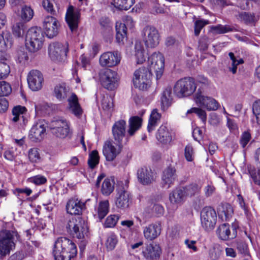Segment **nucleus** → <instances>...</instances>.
<instances>
[{"instance_id":"obj_1","label":"nucleus","mask_w":260,"mask_h":260,"mask_svg":"<svg viewBox=\"0 0 260 260\" xmlns=\"http://www.w3.org/2000/svg\"><path fill=\"white\" fill-rule=\"evenodd\" d=\"M52 253L55 260H71L77 255V249L71 240L60 237L54 243Z\"/></svg>"},{"instance_id":"obj_2","label":"nucleus","mask_w":260,"mask_h":260,"mask_svg":"<svg viewBox=\"0 0 260 260\" xmlns=\"http://www.w3.org/2000/svg\"><path fill=\"white\" fill-rule=\"evenodd\" d=\"M54 95L60 101L67 99L69 110L76 117H80L82 115L83 110L78 102V97L74 93H71L68 87L64 84L56 85L54 89Z\"/></svg>"},{"instance_id":"obj_3","label":"nucleus","mask_w":260,"mask_h":260,"mask_svg":"<svg viewBox=\"0 0 260 260\" xmlns=\"http://www.w3.org/2000/svg\"><path fill=\"white\" fill-rule=\"evenodd\" d=\"M44 40L43 32L41 28L32 27L26 32L25 39L26 48L30 52H36L42 48Z\"/></svg>"},{"instance_id":"obj_4","label":"nucleus","mask_w":260,"mask_h":260,"mask_svg":"<svg viewBox=\"0 0 260 260\" xmlns=\"http://www.w3.org/2000/svg\"><path fill=\"white\" fill-rule=\"evenodd\" d=\"M18 239V234L14 229H2L0 231V254L5 255L10 253Z\"/></svg>"},{"instance_id":"obj_5","label":"nucleus","mask_w":260,"mask_h":260,"mask_svg":"<svg viewBox=\"0 0 260 260\" xmlns=\"http://www.w3.org/2000/svg\"><path fill=\"white\" fill-rule=\"evenodd\" d=\"M66 228L69 235L78 239L84 238L88 230L85 221L80 217H73L70 219Z\"/></svg>"},{"instance_id":"obj_6","label":"nucleus","mask_w":260,"mask_h":260,"mask_svg":"<svg viewBox=\"0 0 260 260\" xmlns=\"http://www.w3.org/2000/svg\"><path fill=\"white\" fill-rule=\"evenodd\" d=\"M197 86L192 78L186 77L179 79L174 85V91L178 98L191 95L196 90Z\"/></svg>"},{"instance_id":"obj_7","label":"nucleus","mask_w":260,"mask_h":260,"mask_svg":"<svg viewBox=\"0 0 260 260\" xmlns=\"http://www.w3.org/2000/svg\"><path fill=\"white\" fill-rule=\"evenodd\" d=\"M151 73L147 67H142L134 73L133 83L140 90H146L150 87Z\"/></svg>"},{"instance_id":"obj_8","label":"nucleus","mask_w":260,"mask_h":260,"mask_svg":"<svg viewBox=\"0 0 260 260\" xmlns=\"http://www.w3.org/2000/svg\"><path fill=\"white\" fill-rule=\"evenodd\" d=\"M101 85L106 89L113 90L118 86L119 80L116 72L110 69H103L99 73Z\"/></svg>"},{"instance_id":"obj_9","label":"nucleus","mask_w":260,"mask_h":260,"mask_svg":"<svg viewBox=\"0 0 260 260\" xmlns=\"http://www.w3.org/2000/svg\"><path fill=\"white\" fill-rule=\"evenodd\" d=\"M201 223L202 228L206 231H210L214 228L217 221L215 210L211 207H204L200 213Z\"/></svg>"},{"instance_id":"obj_10","label":"nucleus","mask_w":260,"mask_h":260,"mask_svg":"<svg viewBox=\"0 0 260 260\" xmlns=\"http://www.w3.org/2000/svg\"><path fill=\"white\" fill-rule=\"evenodd\" d=\"M194 101L196 104L208 111H215L220 106L219 103L212 97L205 96L199 88L194 95Z\"/></svg>"},{"instance_id":"obj_11","label":"nucleus","mask_w":260,"mask_h":260,"mask_svg":"<svg viewBox=\"0 0 260 260\" xmlns=\"http://www.w3.org/2000/svg\"><path fill=\"white\" fill-rule=\"evenodd\" d=\"M68 45L58 42L51 43L48 47V54L54 61H62L67 56Z\"/></svg>"},{"instance_id":"obj_12","label":"nucleus","mask_w":260,"mask_h":260,"mask_svg":"<svg viewBox=\"0 0 260 260\" xmlns=\"http://www.w3.org/2000/svg\"><path fill=\"white\" fill-rule=\"evenodd\" d=\"M144 40L147 47L154 48L159 43V34L154 26L147 25L143 30Z\"/></svg>"},{"instance_id":"obj_13","label":"nucleus","mask_w":260,"mask_h":260,"mask_svg":"<svg viewBox=\"0 0 260 260\" xmlns=\"http://www.w3.org/2000/svg\"><path fill=\"white\" fill-rule=\"evenodd\" d=\"M122 143H117L115 145L112 141H107L103 148V153L106 159L112 161L119 154L122 148Z\"/></svg>"},{"instance_id":"obj_14","label":"nucleus","mask_w":260,"mask_h":260,"mask_svg":"<svg viewBox=\"0 0 260 260\" xmlns=\"http://www.w3.org/2000/svg\"><path fill=\"white\" fill-rule=\"evenodd\" d=\"M120 60L121 55L118 51H108L101 55L99 63L103 67L111 68L118 65Z\"/></svg>"},{"instance_id":"obj_15","label":"nucleus","mask_w":260,"mask_h":260,"mask_svg":"<svg viewBox=\"0 0 260 260\" xmlns=\"http://www.w3.org/2000/svg\"><path fill=\"white\" fill-rule=\"evenodd\" d=\"M124 23H116V39L117 42L119 44H123L124 40H126L127 28L126 25L133 26L134 25V21L132 18L129 16H126L123 19Z\"/></svg>"},{"instance_id":"obj_16","label":"nucleus","mask_w":260,"mask_h":260,"mask_svg":"<svg viewBox=\"0 0 260 260\" xmlns=\"http://www.w3.org/2000/svg\"><path fill=\"white\" fill-rule=\"evenodd\" d=\"M59 23L54 17L47 16L43 22V28L49 38H53L58 33Z\"/></svg>"},{"instance_id":"obj_17","label":"nucleus","mask_w":260,"mask_h":260,"mask_svg":"<svg viewBox=\"0 0 260 260\" xmlns=\"http://www.w3.org/2000/svg\"><path fill=\"white\" fill-rule=\"evenodd\" d=\"M80 13L79 10H75L72 6H70L67 11L66 20L72 32L77 31L80 21Z\"/></svg>"},{"instance_id":"obj_18","label":"nucleus","mask_w":260,"mask_h":260,"mask_svg":"<svg viewBox=\"0 0 260 260\" xmlns=\"http://www.w3.org/2000/svg\"><path fill=\"white\" fill-rule=\"evenodd\" d=\"M44 78L42 74L38 70H32L27 76V82L29 88L33 91L41 89L43 86Z\"/></svg>"},{"instance_id":"obj_19","label":"nucleus","mask_w":260,"mask_h":260,"mask_svg":"<svg viewBox=\"0 0 260 260\" xmlns=\"http://www.w3.org/2000/svg\"><path fill=\"white\" fill-rule=\"evenodd\" d=\"M46 133L45 122L40 120L32 126L29 132L30 139L33 141H40L44 138Z\"/></svg>"},{"instance_id":"obj_20","label":"nucleus","mask_w":260,"mask_h":260,"mask_svg":"<svg viewBox=\"0 0 260 260\" xmlns=\"http://www.w3.org/2000/svg\"><path fill=\"white\" fill-rule=\"evenodd\" d=\"M237 229L235 227H230L228 223H223L219 226L217 230L218 237L222 240L233 239L237 236Z\"/></svg>"},{"instance_id":"obj_21","label":"nucleus","mask_w":260,"mask_h":260,"mask_svg":"<svg viewBox=\"0 0 260 260\" xmlns=\"http://www.w3.org/2000/svg\"><path fill=\"white\" fill-rule=\"evenodd\" d=\"M151 68L154 70L156 79L158 82H161L162 76V55L160 53H154L151 55Z\"/></svg>"},{"instance_id":"obj_22","label":"nucleus","mask_w":260,"mask_h":260,"mask_svg":"<svg viewBox=\"0 0 260 260\" xmlns=\"http://www.w3.org/2000/svg\"><path fill=\"white\" fill-rule=\"evenodd\" d=\"M85 208V203L76 198L69 200L66 205L67 212L71 215H80Z\"/></svg>"},{"instance_id":"obj_23","label":"nucleus","mask_w":260,"mask_h":260,"mask_svg":"<svg viewBox=\"0 0 260 260\" xmlns=\"http://www.w3.org/2000/svg\"><path fill=\"white\" fill-rule=\"evenodd\" d=\"M126 122L120 120L115 122L112 126V135L114 140L117 143H122L125 135Z\"/></svg>"},{"instance_id":"obj_24","label":"nucleus","mask_w":260,"mask_h":260,"mask_svg":"<svg viewBox=\"0 0 260 260\" xmlns=\"http://www.w3.org/2000/svg\"><path fill=\"white\" fill-rule=\"evenodd\" d=\"M138 181L143 185H148L154 181V174L151 169L146 167L139 169L137 171Z\"/></svg>"},{"instance_id":"obj_25","label":"nucleus","mask_w":260,"mask_h":260,"mask_svg":"<svg viewBox=\"0 0 260 260\" xmlns=\"http://www.w3.org/2000/svg\"><path fill=\"white\" fill-rule=\"evenodd\" d=\"M131 198L128 192L124 190H119L116 195L115 205L118 208L125 209L129 207Z\"/></svg>"},{"instance_id":"obj_26","label":"nucleus","mask_w":260,"mask_h":260,"mask_svg":"<svg viewBox=\"0 0 260 260\" xmlns=\"http://www.w3.org/2000/svg\"><path fill=\"white\" fill-rule=\"evenodd\" d=\"M176 169L173 167H168L164 172V188H168L176 178Z\"/></svg>"},{"instance_id":"obj_27","label":"nucleus","mask_w":260,"mask_h":260,"mask_svg":"<svg viewBox=\"0 0 260 260\" xmlns=\"http://www.w3.org/2000/svg\"><path fill=\"white\" fill-rule=\"evenodd\" d=\"M145 237L149 240H152L156 238L161 233L160 225L150 224L145 228L144 230Z\"/></svg>"},{"instance_id":"obj_28","label":"nucleus","mask_w":260,"mask_h":260,"mask_svg":"<svg viewBox=\"0 0 260 260\" xmlns=\"http://www.w3.org/2000/svg\"><path fill=\"white\" fill-rule=\"evenodd\" d=\"M142 119L139 116H133L129 118L128 134L130 136H133L141 126Z\"/></svg>"},{"instance_id":"obj_29","label":"nucleus","mask_w":260,"mask_h":260,"mask_svg":"<svg viewBox=\"0 0 260 260\" xmlns=\"http://www.w3.org/2000/svg\"><path fill=\"white\" fill-rule=\"evenodd\" d=\"M185 197L182 189L176 188L170 194L169 199L171 203L174 204H179L182 203L185 200Z\"/></svg>"},{"instance_id":"obj_30","label":"nucleus","mask_w":260,"mask_h":260,"mask_svg":"<svg viewBox=\"0 0 260 260\" xmlns=\"http://www.w3.org/2000/svg\"><path fill=\"white\" fill-rule=\"evenodd\" d=\"M12 38L8 32L0 34V52H5L12 45Z\"/></svg>"},{"instance_id":"obj_31","label":"nucleus","mask_w":260,"mask_h":260,"mask_svg":"<svg viewBox=\"0 0 260 260\" xmlns=\"http://www.w3.org/2000/svg\"><path fill=\"white\" fill-rule=\"evenodd\" d=\"M161 115L156 109H153L150 115L147 126L148 131L150 133L154 130L157 122L160 121Z\"/></svg>"},{"instance_id":"obj_32","label":"nucleus","mask_w":260,"mask_h":260,"mask_svg":"<svg viewBox=\"0 0 260 260\" xmlns=\"http://www.w3.org/2000/svg\"><path fill=\"white\" fill-rule=\"evenodd\" d=\"M233 212L232 206L229 204H225L222 206L218 216L222 220H228L232 217Z\"/></svg>"},{"instance_id":"obj_33","label":"nucleus","mask_w":260,"mask_h":260,"mask_svg":"<svg viewBox=\"0 0 260 260\" xmlns=\"http://www.w3.org/2000/svg\"><path fill=\"white\" fill-rule=\"evenodd\" d=\"M229 56L230 58L231 62L229 63L228 69L230 72L233 74H235L237 72V66L244 62L243 59L237 58L233 52H230Z\"/></svg>"},{"instance_id":"obj_34","label":"nucleus","mask_w":260,"mask_h":260,"mask_svg":"<svg viewBox=\"0 0 260 260\" xmlns=\"http://www.w3.org/2000/svg\"><path fill=\"white\" fill-rule=\"evenodd\" d=\"M26 30V25L23 22L16 23L12 27L13 34L16 38H23Z\"/></svg>"},{"instance_id":"obj_35","label":"nucleus","mask_w":260,"mask_h":260,"mask_svg":"<svg viewBox=\"0 0 260 260\" xmlns=\"http://www.w3.org/2000/svg\"><path fill=\"white\" fill-rule=\"evenodd\" d=\"M134 3L135 0H113L112 4L117 9L127 10Z\"/></svg>"},{"instance_id":"obj_36","label":"nucleus","mask_w":260,"mask_h":260,"mask_svg":"<svg viewBox=\"0 0 260 260\" xmlns=\"http://www.w3.org/2000/svg\"><path fill=\"white\" fill-rule=\"evenodd\" d=\"M173 103L172 87L168 86L164 91V111L170 107Z\"/></svg>"},{"instance_id":"obj_37","label":"nucleus","mask_w":260,"mask_h":260,"mask_svg":"<svg viewBox=\"0 0 260 260\" xmlns=\"http://www.w3.org/2000/svg\"><path fill=\"white\" fill-rule=\"evenodd\" d=\"M69 126V124L66 119L60 118H54L48 124V127L50 131L54 129L63 128Z\"/></svg>"},{"instance_id":"obj_38","label":"nucleus","mask_w":260,"mask_h":260,"mask_svg":"<svg viewBox=\"0 0 260 260\" xmlns=\"http://www.w3.org/2000/svg\"><path fill=\"white\" fill-rule=\"evenodd\" d=\"M211 30L212 32L217 34H225L235 30L234 27L229 25L218 24L216 26H212Z\"/></svg>"},{"instance_id":"obj_39","label":"nucleus","mask_w":260,"mask_h":260,"mask_svg":"<svg viewBox=\"0 0 260 260\" xmlns=\"http://www.w3.org/2000/svg\"><path fill=\"white\" fill-rule=\"evenodd\" d=\"M10 72V67L6 62V59L0 55V79L7 77Z\"/></svg>"},{"instance_id":"obj_40","label":"nucleus","mask_w":260,"mask_h":260,"mask_svg":"<svg viewBox=\"0 0 260 260\" xmlns=\"http://www.w3.org/2000/svg\"><path fill=\"white\" fill-rule=\"evenodd\" d=\"M114 188V182L109 178L105 179L102 186L101 191L102 193L108 196L113 192Z\"/></svg>"},{"instance_id":"obj_41","label":"nucleus","mask_w":260,"mask_h":260,"mask_svg":"<svg viewBox=\"0 0 260 260\" xmlns=\"http://www.w3.org/2000/svg\"><path fill=\"white\" fill-rule=\"evenodd\" d=\"M239 19L246 24L252 23L258 20V17L253 13L242 12L239 14Z\"/></svg>"},{"instance_id":"obj_42","label":"nucleus","mask_w":260,"mask_h":260,"mask_svg":"<svg viewBox=\"0 0 260 260\" xmlns=\"http://www.w3.org/2000/svg\"><path fill=\"white\" fill-rule=\"evenodd\" d=\"M109 202L108 200L101 201L98 208V216L100 219H103L109 211Z\"/></svg>"},{"instance_id":"obj_43","label":"nucleus","mask_w":260,"mask_h":260,"mask_svg":"<svg viewBox=\"0 0 260 260\" xmlns=\"http://www.w3.org/2000/svg\"><path fill=\"white\" fill-rule=\"evenodd\" d=\"M162 201V196L161 194L157 195L153 197L151 200L152 204H153L152 210L156 214H161L162 211V207L160 203Z\"/></svg>"},{"instance_id":"obj_44","label":"nucleus","mask_w":260,"mask_h":260,"mask_svg":"<svg viewBox=\"0 0 260 260\" xmlns=\"http://www.w3.org/2000/svg\"><path fill=\"white\" fill-rule=\"evenodd\" d=\"M20 16L24 21H29L34 16V11L30 7L24 6L21 8Z\"/></svg>"},{"instance_id":"obj_45","label":"nucleus","mask_w":260,"mask_h":260,"mask_svg":"<svg viewBox=\"0 0 260 260\" xmlns=\"http://www.w3.org/2000/svg\"><path fill=\"white\" fill-rule=\"evenodd\" d=\"M201 188L197 184H191L182 188L185 197H191L198 193Z\"/></svg>"},{"instance_id":"obj_46","label":"nucleus","mask_w":260,"mask_h":260,"mask_svg":"<svg viewBox=\"0 0 260 260\" xmlns=\"http://www.w3.org/2000/svg\"><path fill=\"white\" fill-rule=\"evenodd\" d=\"M102 108L104 110L111 111L113 109V99L109 95H106L103 96L102 101Z\"/></svg>"},{"instance_id":"obj_47","label":"nucleus","mask_w":260,"mask_h":260,"mask_svg":"<svg viewBox=\"0 0 260 260\" xmlns=\"http://www.w3.org/2000/svg\"><path fill=\"white\" fill-rule=\"evenodd\" d=\"M100 160V156L97 150H93L89 155L88 160V164L91 169H93L99 164Z\"/></svg>"},{"instance_id":"obj_48","label":"nucleus","mask_w":260,"mask_h":260,"mask_svg":"<svg viewBox=\"0 0 260 260\" xmlns=\"http://www.w3.org/2000/svg\"><path fill=\"white\" fill-rule=\"evenodd\" d=\"M194 113L201 119L203 123L205 124L207 120V114L205 110L200 108L193 107L187 110V114Z\"/></svg>"},{"instance_id":"obj_49","label":"nucleus","mask_w":260,"mask_h":260,"mask_svg":"<svg viewBox=\"0 0 260 260\" xmlns=\"http://www.w3.org/2000/svg\"><path fill=\"white\" fill-rule=\"evenodd\" d=\"M174 137V133L171 129L165 126L164 128V145H170Z\"/></svg>"},{"instance_id":"obj_50","label":"nucleus","mask_w":260,"mask_h":260,"mask_svg":"<svg viewBox=\"0 0 260 260\" xmlns=\"http://www.w3.org/2000/svg\"><path fill=\"white\" fill-rule=\"evenodd\" d=\"M51 133L56 137L59 138H64L69 134V125L67 126L66 127H63V128L61 127L60 128L54 129L51 131Z\"/></svg>"},{"instance_id":"obj_51","label":"nucleus","mask_w":260,"mask_h":260,"mask_svg":"<svg viewBox=\"0 0 260 260\" xmlns=\"http://www.w3.org/2000/svg\"><path fill=\"white\" fill-rule=\"evenodd\" d=\"M208 20L200 19L194 22V32L196 36H198L201 32V29L206 25L209 24Z\"/></svg>"},{"instance_id":"obj_52","label":"nucleus","mask_w":260,"mask_h":260,"mask_svg":"<svg viewBox=\"0 0 260 260\" xmlns=\"http://www.w3.org/2000/svg\"><path fill=\"white\" fill-rule=\"evenodd\" d=\"M248 172L254 182L257 185H260V168L256 170L254 167L248 168Z\"/></svg>"},{"instance_id":"obj_53","label":"nucleus","mask_w":260,"mask_h":260,"mask_svg":"<svg viewBox=\"0 0 260 260\" xmlns=\"http://www.w3.org/2000/svg\"><path fill=\"white\" fill-rule=\"evenodd\" d=\"M25 110L24 107L21 106L15 107L12 110L13 117L12 118V120L14 122H17L19 119V116L24 112Z\"/></svg>"},{"instance_id":"obj_54","label":"nucleus","mask_w":260,"mask_h":260,"mask_svg":"<svg viewBox=\"0 0 260 260\" xmlns=\"http://www.w3.org/2000/svg\"><path fill=\"white\" fill-rule=\"evenodd\" d=\"M221 252L222 250L220 246L219 245H215L210 250V257L213 260L217 259L219 258Z\"/></svg>"},{"instance_id":"obj_55","label":"nucleus","mask_w":260,"mask_h":260,"mask_svg":"<svg viewBox=\"0 0 260 260\" xmlns=\"http://www.w3.org/2000/svg\"><path fill=\"white\" fill-rule=\"evenodd\" d=\"M0 96L8 95L12 91L10 85L5 81H0Z\"/></svg>"},{"instance_id":"obj_56","label":"nucleus","mask_w":260,"mask_h":260,"mask_svg":"<svg viewBox=\"0 0 260 260\" xmlns=\"http://www.w3.org/2000/svg\"><path fill=\"white\" fill-rule=\"evenodd\" d=\"M252 112L256 122L260 124V100L255 101L252 105Z\"/></svg>"},{"instance_id":"obj_57","label":"nucleus","mask_w":260,"mask_h":260,"mask_svg":"<svg viewBox=\"0 0 260 260\" xmlns=\"http://www.w3.org/2000/svg\"><path fill=\"white\" fill-rule=\"evenodd\" d=\"M119 219V217L116 215H111L109 216L104 223V226L105 228H113L114 227L118 220Z\"/></svg>"},{"instance_id":"obj_58","label":"nucleus","mask_w":260,"mask_h":260,"mask_svg":"<svg viewBox=\"0 0 260 260\" xmlns=\"http://www.w3.org/2000/svg\"><path fill=\"white\" fill-rule=\"evenodd\" d=\"M28 158L32 162H37L40 159L38 149L36 148H31L28 152Z\"/></svg>"},{"instance_id":"obj_59","label":"nucleus","mask_w":260,"mask_h":260,"mask_svg":"<svg viewBox=\"0 0 260 260\" xmlns=\"http://www.w3.org/2000/svg\"><path fill=\"white\" fill-rule=\"evenodd\" d=\"M150 13L153 14H157L161 13L162 9L161 8L160 4L158 3L157 0H154L151 3L150 8Z\"/></svg>"},{"instance_id":"obj_60","label":"nucleus","mask_w":260,"mask_h":260,"mask_svg":"<svg viewBox=\"0 0 260 260\" xmlns=\"http://www.w3.org/2000/svg\"><path fill=\"white\" fill-rule=\"evenodd\" d=\"M117 242V240L116 236L113 234L110 235L106 241L107 248L109 250H113L115 248Z\"/></svg>"},{"instance_id":"obj_61","label":"nucleus","mask_w":260,"mask_h":260,"mask_svg":"<svg viewBox=\"0 0 260 260\" xmlns=\"http://www.w3.org/2000/svg\"><path fill=\"white\" fill-rule=\"evenodd\" d=\"M193 149L192 146L188 144L185 147L184 155L186 159L188 161H191L193 158Z\"/></svg>"},{"instance_id":"obj_62","label":"nucleus","mask_w":260,"mask_h":260,"mask_svg":"<svg viewBox=\"0 0 260 260\" xmlns=\"http://www.w3.org/2000/svg\"><path fill=\"white\" fill-rule=\"evenodd\" d=\"M251 139V135L248 132H244L241 135L240 144L242 148H245Z\"/></svg>"},{"instance_id":"obj_63","label":"nucleus","mask_w":260,"mask_h":260,"mask_svg":"<svg viewBox=\"0 0 260 260\" xmlns=\"http://www.w3.org/2000/svg\"><path fill=\"white\" fill-rule=\"evenodd\" d=\"M42 6L48 12L53 15L55 14V11L53 9V4L49 0H43Z\"/></svg>"},{"instance_id":"obj_64","label":"nucleus","mask_w":260,"mask_h":260,"mask_svg":"<svg viewBox=\"0 0 260 260\" xmlns=\"http://www.w3.org/2000/svg\"><path fill=\"white\" fill-rule=\"evenodd\" d=\"M31 181L36 185H42L45 183L47 181L46 178L41 175H37L31 179Z\"/></svg>"}]
</instances>
